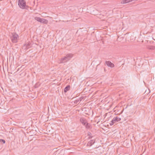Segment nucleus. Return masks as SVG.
Returning a JSON list of instances; mask_svg holds the SVG:
<instances>
[{
	"instance_id": "obj_1",
	"label": "nucleus",
	"mask_w": 155,
	"mask_h": 155,
	"mask_svg": "<svg viewBox=\"0 0 155 155\" xmlns=\"http://www.w3.org/2000/svg\"><path fill=\"white\" fill-rule=\"evenodd\" d=\"M18 4L19 7L23 9H28L29 7L26 5V2L24 0H18Z\"/></svg>"
},
{
	"instance_id": "obj_2",
	"label": "nucleus",
	"mask_w": 155,
	"mask_h": 155,
	"mask_svg": "<svg viewBox=\"0 0 155 155\" xmlns=\"http://www.w3.org/2000/svg\"><path fill=\"white\" fill-rule=\"evenodd\" d=\"M12 36H11L12 41L13 43H16L17 42L18 36L16 33H12Z\"/></svg>"
},
{
	"instance_id": "obj_3",
	"label": "nucleus",
	"mask_w": 155,
	"mask_h": 155,
	"mask_svg": "<svg viewBox=\"0 0 155 155\" xmlns=\"http://www.w3.org/2000/svg\"><path fill=\"white\" fill-rule=\"evenodd\" d=\"M73 54H68L64 57L61 59V60L64 62H66L70 60L72 57Z\"/></svg>"
},
{
	"instance_id": "obj_4",
	"label": "nucleus",
	"mask_w": 155,
	"mask_h": 155,
	"mask_svg": "<svg viewBox=\"0 0 155 155\" xmlns=\"http://www.w3.org/2000/svg\"><path fill=\"white\" fill-rule=\"evenodd\" d=\"M35 19L37 21L41 23L47 24L48 22V21L47 20L43 18H41L39 17H36L35 18Z\"/></svg>"
},
{
	"instance_id": "obj_5",
	"label": "nucleus",
	"mask_w": 155,
	"mask_h": 155,
	"mask_svg": "<svg viewBox=\"0 0 155 155\" xmlns=\"http://www.w3.org/2000/svg\"><path fill=\"white\" fill-rule=\"evenodd\" d=\"M31 47V44L30 42H26L23 46L22 48L24 50H26L30 48Z\"/></svg>"
},
{
	"instance_id": "obj_6",
	"label": "nucleus",
	"mask_w": 155,
	"mask_h": 155,
	"mask_svg": "<svg viewBox=\"0 0 155 155\" xmlns=\"http://www.w3.org/2000/svg\"><path fill=\"white\" fill-rule=\"evenodd\" d=\"M105 63L108 67H110L111 68H114L115 66L114 64L109 61H106Z\"/></svg>"
},
{
	"instance_id": "obj_7",
	"label": "nucleus",
	"mask_w": 155,
	"mask_h": 155,
	"mask_svg": "<svg viewBox=\"0 0 155 155\" xmlns=\"http://www.w3.org/2000/svg\"><path fill=\"white\" fill-rule=\"evenodd\" d=\"M80 121L81 124L84 126L87 123V120L85 119L83 117H81L80 118Z\"/></svg>"
},
{
	"instance_id": "obj_8",
	"label": "nucleus",
	"mask_w": 155,
	"mask_h": 155,
	"mask_svg": "<svg viewBox=\"0 0 155 155\" xmlns=\"http://www.w3.org/2000/svg\"><path fill=\"white\" fill-rule=\"evenodd\" d=\"M95 142V140H91L87 143V146L91 147L94 143Z\"/></svg>"
},
{
	"instance_id": "obj_9",
	"label": "nucleus",
	"mask_w": 155,
	"mask_h": 155,
	"mask_svg": "<svg viewBox=\"0 0 155 155\" xmlns=\"http://www.w3.org/2000/svg\"><path fill=\"white\" fill-rule=\"evenodd\" d=\"M113 121L115 123L119 121H120L121 120V119L120 118H119L117 117H116L113 118L112 119Z\"/></svg>"
},
{
	"instance_id": "obj_10",
	"label": "nucleus",
	"mask_w": 155,
	"mask_h": 155,
	"mask_svg": "<svg viewBox=\"0 0 155 155\" xmlns=\"http://www.w3.org/2000/svg\"><path fill=\"white\" fill-rule=\"evenodd\" d=\"M84 126H85V128L87 129H91L92 128L91 125L87 122L86 124Z\"/></svg>"
},
{
	"instance_id": "obj_11",
	"label": "nucleus",
	"mask_w": 155,
	"mask_h": 155,
	"mask_svg": "<svg viewBox=\"0 0 155 155\" xmlns=\"http://www.w3.org/2000/svg\"><path fill=\"white\" fill-rule=\"evenodd\" d=\"M70 88V86L69 85L67 86L64 89V93L66 92L67 91H69Z\"/></svg>"
},
{
	"instance_id": "obj_12",
	"label": "nucleus",
	"mask_w": 155,
	"mask_h": 155,
	"mask_svg": "<svg viewBox=\"0 0 155 155\" xmlns=\"http://www.w3.org/2000/svg\"><path fill=\"white\" fill-rule=\"evenodd\" d=\"M147 48L150 50H154L155 49V46H149L147 47Z\"/></svg>"
},
{
	"instance_id": "obj_13",
	"label": "nucleus",
	"mask_w": 155,
	"mask_h": 155,
	"mask_svg": "<svg viewBox=\"0 0 155 155\" xmlns=\"http://www.w3.org/2000/svg\"><path fill=\"white\" fill-rule=\"evenodd\" d=\"M87 136L88 137L89 139H91L92 137V134L90 132H88L87 133Z\"/></svg>"
},
{
	"instance_id": "obj_14",
	"label": "nucleus",
	"mask_w": 155,
	"mask_h": 155,
	"mask_svg": "<svg viewBox=\"0 0 155 155\" xmlns=\"http://www.w3.org/2000/svg\"><path fill=\"white\" fill-rule=\"evenodd\" d=\"M0 142H2L3 143H5V140L3 139H0Z\"/></svg>"
},
{
	"instance_id": "obj_15",
	"label": "nucleus",
	"mask_w": 155,
	"mask_h": 155,
	"mask_svg": "<svg viewBox=\"0 0 155 155\" xmlns=\"http://www.w3.org/2000/svg\"><path fill=\"white\" fill-rule=\"evenodd\" d=\"M115 123L113 121V120H112L110 123V125H113Z\"/></svg>"
},
{
	"instance_id": "obj_16",
	"label": "nucleus",
	"mask_w": 155,
	"mask_h": 155,
	"mask_svg": "<svg viewBox=\"0 0 155 155\" xmlns=\"http://www.w3.org/2000/svg\"><path fill=\"white\" fill-rule=\"evenodd\" d=\"M84 98V97H81L79 98V100L80 101H82Z\"/></svg>"
},
{
	"instance_id": "obj_17",
	"label": "nucleus",
	"mask_w": 155,
	"mask_h": 155,
	"mask_svg": "<svg viewBox=\"0 0 155 155\" xmlns=\"http://www.w3.org/2000/svg\"><path fill=\"white\" fill-rule=\"evenodd\" d=\"M104 71H106V69H105V68H104Z\"/></svg>"
},
{
	"instance_id": "obj_18",
	"label": "nucleus",
	"mask_w": 155,
	"mask_h": 155,
	"mask_svg": "<svg viewBox=\"0 0 155 155\" xmlns=\"http://www.w3.org/2000/svg\"><path fill=\"white\" fill-rule=\"evenodd\" d=\"M35 86H36L35 87H36V85H35Z\"/></svg>"
}]
</instances>
